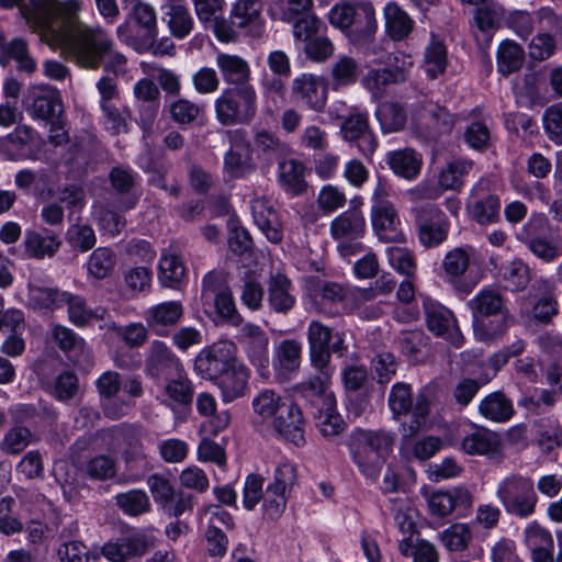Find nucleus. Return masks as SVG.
Masks as SVG:
<instances>
[{"label":"nucleus","instance_id":"nucleus-15","mask_svg":"<svg viewBox=\"0 0 562 562\" xmlns=\"http://www.w3.org/2000/svg\"><path fill=\"white\" fill-rule=\"evenodd\" d=\"M31 102L27 114L34 120L49 121L61 111V99L56 88L49 85H35L29 89Z\"/></svg>","mask_w":562,"mask_h":562},{"label":"nucleus","instance_id":"nucleus-25","mask_svg":"<svg viewBox=\"0 0 562 562\" xmlns=\"http://www.w3.org/2000/svg\"><path fill=\"white\" fill-rule=\"evenodd\" d=\"M468 210L470 216L479 224H492L499 217L501 201L497 195L484 192L476 186L471 192Z\"/></svg>","mask_w":562,"mask_h":562},{"label":"nucleus","instance_id":"nucleus-52","mask_svg":"<svg viewBox=\"0 0 562 562\" xmlns=\"http://www.w3.org/2000/svg\"><path fill=\"white\" fill-rule=\"evenodd\" d=\"M389 266L406 278H413L416 272V260L413 252L401 246H389L385 249Z\"/></svg>","mask_w":562,"mask_h":562},{"label":"nucleus","instance_id":"nucleus-2","mask_svg":"<svg viewBox=\"0 0 562 562\" xmlns=\"http://www.w3.org/2000/svg\"><path fill=\"white\" fill-rule=\"evenodd\" d=\"M393 443L394 436L389 431L357 428L351 434L349 448L360 472L375 479Z\"/></svg>","mask_w":562,"mask_h":562},{"label":"nucleus","instance_id":"nucleus-27","mask_svg":"<svg viewBox=\"0 0 562 562\" xmlns=\"http://www.w3.org/2000/svg\"><path fill=\"white\" fill-rule=\"evenodd\" d=\"M248 379L249 371L239 361L218 375L215 380L223 401L229 403L244 396L247 391Z\"/></svg>","mask_w":562,"mask_h":562},{"label":"nucleus","instance_id":"nucleus-35","mask_svg":"<svg viewBox=\"0 0 562 562\" xmlns=\"http://www.w3.org/2000/svg\"><path fill=\"white\" fill-rule=\"evenodd\" d=\"M11 59L18 63V69L26 74L36 70V61L29 55L25 40L16 37L5 43L0 35V64L7 66Z\"/></svg>","mask_w":562,"mask_h":562},{"label":"nucleus","instance_id":"nucleus-5","mask_svg":"<svg viewBox=\"0 0 562 562\" xmlns=\"http://www.w3.org/2000/svg\"><path fill=\"white\" fill-rule=\"evenodd\" d=\"M217 120L224 124L249 122L256 113V91L251 86L225 89L215 101Z\"/></svg>","mask_w":562,"mask_h":562},{"label":"nucleus","instance_id":"nucleus-6","mask_svg":"<svg viewBox=\"0 0 562 562\" xmlns=\"http://www.w3.org/2000/svg\"><path fill=\"white\" fill-rule=\"evenodd\" d=\"M517 237L544 262H552L562 255L561 237L550 232L549 222L543 216L531 217Z\"/></svg>","mask_w":562,"mask_h":562},{"label":"nucleus","instance_id":"nucleus-10","mask_svg":"<svg viewBox=\"0 0 562 562\" xmlns=\"http://www.w3.org/2000/svg\"><path fill=\"white\" fill-rule=\"evenodd\" d=\"M428 329L436 336L443 337L456 347H460L463 336L451 311L439 302L426 296L423 300Z\"/></svg>","mask_w":562,"mask_h":562},{"label":"nucleus","instance_id":"nucleus-55","mask_svg":"<svg viewBox=\"0 0 562 562\" xmlns=\"http://www.w3.org/2000/svg\"><path fill=\"white\" fill-rule=\"evenodd\" d=\"M443 547L449 551H463L472 540V529L468 524L456 522L440 533Z\"/></svg>","mask_w":562,"mask_h":562},{"label":"nucleus","instance_id":"nucleus-63","mask_svg":"<svg viewBox=\"0 0 562 562\" xmlns=\"http://www.w3.org/2000/svg\"><path fill=\"white\" fill-rule=\"evenodd\" d=\"M32 437L29 428L15 426L7 431L0 447L8 454H18L31 443Z\"/></svg>","mask_w":562,"mask_h":562},{"label":"nucleus","instance_id":"nucleus-58","mask_svg":"<svg viewBox=\"0 0 562 562\" xmlns=\"http://www.w3.org/2000/svg\"><path fill=\"white\" fill-rule=\"evenodd\" d=\"M304 167L293 159L283 160L279 164V179L285 190L299 193L304 188Z\"/></svg>","mask_w":562,"mask_h":562},{"label":"nucleus","instance_id":"nucleus-8","mask_svg":"<svg viewBox=\"0 0 562 562\" xmlns=\"http://www.w3.org/2000/svg\"><path fill=\"white\" fill-rule=\"evenodd\" d=\"M292 100L314 112H323L328 99V83L323 76L301 74L291 83Z\"/></svg>","mask_w":562,"mask_h":562},{"label":"nucleus","instance_id":"nucleus-59","mask_svg":"<svg viewBox=\"0 0 562 562\" xmlns=\"http://www.w3.org/2000/svg\"><path fill=\"white\" fill-rule=\"evenodd\" d=\"M501 276L506 286L512 291H519L529 283V269L520 259H515L501 269Z\"/></svg>","mask_w":562,"mask_h":562},{"label":"nucleus","instance_id":"nucleus-49","mask_svg":"<svg viewBox=\"0 0 562 562\" xmlns=\"http://www.w3.org/2000/svg\"><path fill=\"white\" fill-rule=\"evenodd\" d=\"M524 64V50L513 41L503 42L497 50V68L503 75L513 74Z\"/></svg>","mask_w":562,"mask_h":562},{"label":"nucleus","instance_id":"nucleus-18","mask_svg":"<svg viewBox=\"0 0 562 562\" xmlns=\"http://www.w3.org/2000/svg\"><path fill=\"white\" fill-rule=\"evenodd\" d=\"M183 316V306L178 301L155 304L144 311L147 326L158 336H167Z\"/></svg>","mask_w":562,"mask_h":562},{"label":"nucleus","instance_id":"nucleus-12","mask_svg":"<svg viewBox=\"0 0 562 562\" xmlns=\"http://www.w3.org/2000/svg\"><path fill=\"white\" fill-rule=\"evenodd\" d=\"M342 138L355 142L359 151L364 156H371L376 148V139L369 130L367 113L355 109L345 119L340 127Z\"/></svg>","mask_w":562,"mask_h":562},{"label":"nucleus","instance_id":"nucleus-50","mask_svg":"<svg viewBox=\"0 0 562 562\" xmlns=\"http://www.w3.org/2000/svg\"><path fill=\"white\" fill-rule=\"evenodd\" d=\"M261 9L260 0H237L232 7V22L239 29L256 25L260 20Z\"/></svg>","mask_w":562,"mask_h":562},{"label":"nucleus","instance_id":"nucleus-1","mask_svg":"<svg viewBox=\"0 0 562 562\" xmlns=\"http://www.w3.org/2000/svg\"><path fill=\"white\" fill-rule=\"evenodd\" d=\"M81 0H31L24 9L31 25L40 30V38L76 65L97 69L101 64L115 76L127 71L126 57L115 50L110 34L99 26H90L78 18Z\"/></svg>","mask_w":562,"mask_h":562},{"label":"nucleus","instance_id":"nucleus-22","mask_svg":"<svg viewBox=\"0 0 562 562\" xmlns=\"http://www.w3.org/2000/svg\"><path fill=\"white\" fill-rule=\"evenodd\" d=\"M310 360L314 368H325L330 363L329 342L331 329L319 321H312L307 326Z\"/></svg>","mask_w":562,"mask_h":562},{"label":"nucleus","instance_id":"nucleus-61","mask_svg":"<svg viewBox=\"0 0 562 562\" xmlns=\"http://www.w3.org/2000/svg\"><path fill=\"white\" fill-rule=\"evenodd\" d=\"M337 402H334L331 408L318 407V415L316 416V426L324 437H334L339 435L345 427L341 416L336 412Z\"/></svg>","mask_w":562,"mask_h":562},{"label":"nucleus","instance_id":"nucleus-30","mask_svg":"<svg viewBox=\"0 0 562 562\" xmlns=\"http://www.w3.org/2000/svg\"><path fill=\"white\" fill-rule=\"evenodd\" d=\"M162 10L164 20L176 38L182 40L191 33L194 21L186 5V0H167Z\"/></svg>","mask_w":562,"mask_h":562},{"label":"nucleus","instance_id":"nucleus-56","mask_svg":"<svg viewBox=\"0 0 562 562\" xmlns=\"http://www.w3.org/2000/svg\"><path fill=\"white\" fill-rule=\"evenodd\" d=\"M67 244L77 251L87 252L97 244L93 228L88 224H71L65 235Z\"/></svg>","mask_w":562,"mask_h":562},{"label":"nucleus","instance_id":"nucleus-3","mask_svg":"<svg viewBox=\"0 0 562 562\" xmlns=\"http://www.w3.org/2000/svg\"><path fill=\"white\" fill-rule=\"evenodd\" d=\"M389 196V188L379 181L371 195L372 231L382 243H404L406 238L402 229V222L397 209Z\"/></svg>","mask_w":562,"mask_h":562},{"label":"nucleus","instance_id":"nucleus-54","mask_svg":"<svg viewBox=\"0 0 562 562\" xmlns=\"http://www.w3.org/2000/svg\"><path fill=\"white\" fill-rule=\"evenodd\" d=\"M359 74V65L352 57L341 55L333 64L330 75L333 87H346L357 81Z\"/></svg>","mask_w":562,"mask_h":562},{"label":"nucleus","instance_id":"nucleus-48","mask_svg":"<svg viewBox=\"0 0 562 562\" xmlns=\"http://www.w3.org/2000/svg\"><path fill=\"white\" fill-rule=\"evenodd\" d=\"M469 306L474 316L494 315L502 311L503 297L497 290L492 288H484L472 300L469 301Z\"/></svg>","mask_w":562,"mask_h":562},{"label":"nucleus","instance_id":"nucleus-13","mask_svg":"<svg viewBox=\"0 0 562 562\" xmlns=\"http://www.w3.org/2000/svg\"><path fill=\"white\" fill-rule=\"evenodd\" d=\"M65 291L53 286L48 281L31 277L27 283L26 305L35 312L46 314L63 307Z\"/></svg>","mask_w":562,"mask_h":562},{"label":"nucleus","instance_id":"nucleus-34","mask_svg":"<svg viewBox=\"0 0 562 562\" xmlns=\"http://www.w3.org/2000/svg\"><path fill=\"white\" fill-rule=\"evenodd\" d=\"M122 458L127 470L125 482L135 483L143 479L149 471V462L139 439L131 438L122 452Z\"/></svg>","mask_w":562,"mask_h":562},{"label":"nucleus","instance_id":"nucleus-62","mask_svg":"<svg viewBox=\"0 0 562 562\" xmlns=\"http://www.w3.org/2000/svg\"><path fill=\"white\" fill-rule=\"evenodd\" d=\"M103 114V125L111 134L127 131L128 111L117 106L116 102L100 105Z\"/></svg>","mask_w":562,"mask_h":562},{"label":"nucleus","instance_id":"nucleus-26","mask_svg":"<svg viewBox=\"0 0 562 562\" xmlns=\"http://www.w3.org/2000/svg\"><path fill=\"white\" fill-rule=\"evenodd\" d=\"M149 547L147 537L144 535H134L117 541L106 542L102 547V555L110 562H126L134 557L143 555Z\"/></svg>","mask_w":562,"mask_h":562},{"label":"nucleus","instance_id":"nucleus-60","mask_svg":"<svg viewBox=\"0 0 562 562\" xmlns=\"http://www.w3.org/2000/svg\"><path fill=\"white\" fill-rule=\"evenodd\" d=\"M447 66V52L446 47L440 42H431L426 47L424 57V69L427 76L431 79L441 75Z\"/></svg>","mask_w":562,"mask_h":562},{"label":"nucleus","instance_id":"nucleus-17","mask_svg":"<svg viewBox=\"0 0 562 562\" xmlns=\"http://www.w3.org/2000/svg\"><path fill=\"white\" fill-rule=\"evenodd\" d=\"M302 344L295 339L282 340L273 350L272 368L279 381H290L301 366Z\"/></svg>","mask_w":562,"mask_h":562},{"label":"nucleus","instance_id":"nucleus-37","mask_svg":"<svg viewBox=\"0 0 562 562\" xmlns=\"http://www.w3.org/2000/svg\"><path fill=\"white\" fill-rule=\"evenodd\" d=\"M366 231V218L361 212L347 211L330 223V235L334 239H356Z\"/></svg>","mask_w":562,"mask_h":562},{"label":"nucleus","instance_id":"nucleus-33","mask_svg":"<svg viewBox=\"0 0 562 562\" xmlns=\"http://www.w3.org/2000/svg\"><path fill=\"white\" fill-rule=\"evenodd\" d=\"M181 363L172 353L167 345L159 340H154L146 357L145 372L153 378L159 376L168 369L179 371Z\"/></svg>","mask_w":562,"mask_h":562},{"label":"nucleus","instance_id":"nucleus-21","mask_svg":"<svg viewBox=\"0 0 562 562\" xmlns=\"http://www.w3.org/2000/svg\"><path fill=\"white\" fill-rule=\"evenodd\" d=\"M315 369L319 371V374L310 378L306 382L300 383L296 390L305 397H313L316 406L331 408L336 401L334 393L329 389L334 368L329 363L325 368Z\"/></svg>","mask_w":562,"mask_h":562},{"label":"nucleus","instance_id":"nucleus-29","mask_svg":"<svg viewBox=\"0 0 562 562\" xmlns=\"http://www.w3.org/2000/svg\"><path fill=\"white\" fill-rule=\"evenodd\" d=\"M292 292L293 285L286 276L282 273L271 276L268 281V304L270 308L279 314L289 313L296 302Z\"/></svg>","mask_w":562,"mask_h":562},{"label":"nucleus","instance_id":"nucleus-14","mask_svg":"<svg viewBox=\"0 0 562 562\" xmlns=\"http://www.w3.org/2000/svg\"><path fill=\"white\" fill-rule=\"evenodd\" d=\"M417 223L419 241L426 248L436 247L447 238L449 224L439 209L428 206L420 210Z\"/></svg>","mask_w":562,"mask_h":562},{"label":"nucleus","instance_id":"nucleus-24","mask_svg":"<svg viewBox=\"0 0 562 562\" xmlns=\"http://www.w3.org/2000/svg\"><path fill=\"white\" fill-rule=\"evenodd\" d=\"M289 408V414H278L270 427L285 440L296 446H302L304 439V418L301 408L292 401L284 402Z\"/></svg>","mask_w":562,"mask_h":562},{"label":"nucleus","instance_id":"nucleus-44","mask_svg":"<svg viewBox=\"0 0 562 562\" xmlns=\"http://www.w3.org/2000/svg\"><path fill=\"white\" fill-rule=\"evenodd\" d=\"M115 505L127 516L136 517L150 512L149 496L144 490L134 488L114 496Z\"/></svg>","mask_w":562,"mask_h":562},{"label":"nucleus","instance_id":"nucleus-45","mask_svg":"<svg viewBox=\"0 0 562 562\" xmlns=\"http://www.w3.org/2000/svg\"><path fill=\"white\" fill-rule=\"evenodd\" d=\"M65 296L63 297V306L68 305V317L74 325L85 326L93 318H102L103 310L88 307L82 296L67 291H65Z\"/></svg>","mask_w":562,"mask_h":562},{"label":"nucleus","instance_id":"nucleus-42","mask_svg":"<svg viewBox=\"0 0 562 562\" xmlns=\"http://www.w3.org/2000/svg\"><path fill=\"white\" fill-rule=\"evenodd\" d=\"M186 277L183 261L176 254H162L158 267V280L164 288L176 289Z\"/></svg>","mask_w":562,"mask_h":562},{"label":"nucleus","instance_id":"nucleus-39","mask_svg":"<svg viewBox=\"0 0 562 562\" xmlns=\"http://www.w3.org/2000/svg\"><path fill=\"white\" fill-rule=\"evenodd\" d=\"M193 400V386L191 381L179 372L176 379L169 380L164 389L162 403L172 409L177 406L188 407Z\"/></svg>","mask_w":562,"mask_h":562},{"label":"nucleus","instance_id":"nucleus-16","mask_svg":"<svg viewBox=\"0 0 562 562\" xmlns=\"http://www.w3.org/2000/svg\"><path fill=\"white\" fill-rule=\"evenodd\" d=\"M428 508L431 515L446 517L456 510H467L473 504V497L465 487L449 491H436L428 496Z\"/></svg>","mask_w":562,"mask_h":562},{"label":"nucleus","instance_id":"nucleus-47","mask_svg":"<svg viewBox=\"0 0 562 562\" xmlns=\"http://www.w3.org/2000/svg\"><path fill=\"white\" fill-rule=\"evenodd\" d=\"M116 263L115 254L108 247H99L92 251L87 261V270L95 280L108 278Z\"/></svg>","mask_w":562,"mask_h":562},{"label":"nucleus","instance_id":"nucleus-43","mask_svg":"<svg viewBox=\"0 0 562 562\" xmlns=\"http://www.w3.org/2000/svg\"><path fill=\"white\" fill-rule=\"evenodd\" d=\"M498 441L486 429L476 428L467 434L461 441V449L467 454H491L497 451Z\"/></svg>","mask_w":562,"mask_h":562},{"label":"nucleus","instance_id":"nucleus-53","mask_svg":"<svg viewBox=\"0 0 562 562\" xmlns=\"http://www.w3.org/2000/svg\"><path fill=\"white\" fill-rule=\"evenodd\" d=\"M374 63L385 65V68L393 77V81L401 83L408 78L409 71L414 65V59L408 54L397 52L387 56L380 55L374 59Z\"/></svg>","mask_w":562,"mask_h":562},{"label":"nucleus","instance_id":"nucleus-40","mask_svg":"<svg viewBox=\"0 0 562 562\" xmlns=\"http://www.w3.org/2000/svg\"><path fill=\"white\" fill-rule=\"evenodd\" d=\"M385 29L394 41H401L408 36L413 30V20L395 2H390L384 8Z\"/></svg>","mask_w":562,"mask_h":562},{"label":"nucleus","instance_id":"nucleus-7","mask_svg":"<svg viewBox=\"0 0 562 562\" xmlns=\"http://www.w3.org/2000/svg\"><path fill=\"white\" fill-rule=\"evenodd\" d=\"M237 361L235 344L222 340L198 353L194 360V371L204 379L215 380Z\"/></svg>","mask_w":562,"mask_h":562},{"label":"nucleus","instance_id":"nucleus-4","mask_svg":"<svg viewBox=\"0 0 562 562\" xmlns=\"http://www.w3.org/2000/svg\"><path fill=\"white\" fill-rule=\"evenodd\" d=\"M496 496L510 515L527 518L535 513L537 494L528 476L515 473L505 476L497 484Z\"/></svg>","mask_w":562,"mask_h":562},{"label":"nucleus","instance_id":"nucleus-46","mask_svg":"<svg viewBox=\"0 0 562 562\" xmlns=\"http://www.w3.org/2000/svg\"><path fill=\"white\" fill-rule=\"evenodd\" d=\"M473 168L471 160L456 159L448 162L439 173V184L443 190H459L464 178Z\"/></svg>","mask_w":562,"mask_h":562},{"label":"nucleus","instance_id":"nucleus-20","mask_svg":"<svg viewBox=\"0 0 562 562\" xmlns=\"http://www.w3.org/2000/svg\"><path fill=\"white\" fill-rule=\"evenodd\" d=\"M378 31L375 11L370 3H362L357 7V12L351 25L346 32L349 43L357 47L370 44Z\"/></svg>","mask_w":562,"mask_h":562},{"label":"nucleus","instance_id":"nucleus-38","mask_svg":"<svg viewBox=\"0 0 562 562\" xmlns=\"http://www.w3.org/2000/svg\"><path fill=\"white\" fill-rule=\"evenodd\" d=\"M217 68L227 83L246 86L250 75L248 63L238 55L218 53L215 58Z\"/></svg>","mask_w":562,"mask_h":562},{"label":"nucleus","instance_id":"nucleus-31","mask_svg":"<svg viewBox=\"0 0 562 562\" xmlns=\"http://www.w3.org/2000/svg\"><path fill=\"white\" fill-rule=\"evenodd\" d=\"M61 240L55 233L45 229L44 233L27 231L24 237L25 254L30 258L44 259L53 257L60 248Z\"/></svg>","mask_w":562,"mask_h":562},{"label":"nucleus","instance_id":"nucleus-32","mask_svg":"<svg viewBox=\"0 0 562 562\" xmlns=\"http://www.w3.org/2000/svg\"><path fill=\"white\" fill-rule=\"evenodd\" d=\"M419 124L425 128L427 137L436 138L452 131L454 119L445 108L428 104L419 114Z\"/></svg>","mask_w":562,"mask_h":562},{"label":"nucleus","instance_id":"nucleus-19","mask_svg":"<svg viewBox=\"0 0 562 562\" xmlns=\"http://www.w3.org/2000/svg\"><path fill=\"white\" fill-rule=\"evenodd\" d=\"M251 215L255 224L272 244L282 241V226L271 202L265 196H255L250 202Z\"/></svg>","mask_w":562,"mask_h":562},{"label":"nucleus","instance_id":"nucleus-64","mask_svg":"<svg viewBox=\"0 0 562 562\" xmlns=\"http://www.w3.org/2000/svg\"><path fill=\"white\" fill-rule=\"evenodd\" d=\"M243 145H235L224 157V169L233 178H241L249 173L252 169L249 160L244 157L243 151L246 149Z\"/></svg>","mask_w":562,"mask_h":562},{"label":"nucleus","instance_id":"nucleus-9","mask_svg":"<svg viewBox=\"0 0 562 562\" xmlns=\"http://www.w3.org/2000/svg\"><path fill=\"white\" fill-rule=\"evenodd\" d=\"M236 339L245 350L250 362L265 376L269 368V337L257 324L241 323Z\"/></svg>","mask_w":562,"mask_h":562},{"label":"nucleus","instance_id":"nucleus-11","mask_svg":"<svg viewBox=\"0 0 562 562\" xmlns=\"http://www.w3.org/2000/svg\"><path fill=\"white\" fill-rule=\"evenodd\" d=\"M203 295L214 294V304L218 315L229 325L240 326L244 318L238 313L232 291L221 285V277L209 272L202 281Z\"/></svg>","mask_w":562,"mask_h":562},{"label":"nucleus","instance_id":"nucleus-57","mask_svg":"<svg viewBox=\"0 0 562 562\" xmlns=\"http://www.w3.org/2000/svg\"><path fill=\"white\" fill-rule=\"evenodd\" d=\"M394 522L403 536H412L416 530L415 509L406 498H391Z\"/></svg>","mask_w":562,"mask_h":562},{"label":"nucleus","instance_id":"nucleus-36","mask_svg":"<svg viewBox=\"0 0 562 562\" xmlns=\"http://www.w3.org/2000/svg\"><path fill=\"white\" fill-rule=\"evenodd\" d=\"M288 401L272 390H263L254 397L252 408L260 422L270 426L279 413L289 414V408L284 405Z\"/></svg>","mask_w":562,"mask_h":562},{"label":"nucleus","instance_id":"nucleus-51","mask_svg":"<svg viewBox=\"0 0 562 562\" xmlns=\"http://www.w3.org/2000/svg\"><path fill=\"white\" fill-rule=\"evenodd\" d=\"M383 133H393L402 130L406 123L403 108L394 102H384L375 111Z\"/></svg>","mask_w":562,"mask_h":562},{"label":"nucleus","instance_id":"nucleus-23","mask_svg":"<svg viewBox=\"0 0 562 562\" xmlns=\"http://www.w3.org/2000/svg\"><path fill=\"white\" fill-rule=\"evenodd\" d=\"M477 251L472 246H460L449 250L441 262L443 279L456 283L470 267L477 263Z\"/></svg>","mask_w":562,"mask_h":562},{"label":"nucleus","instance_id":"nucleus-28","mask_svg":"<svg viewBox=\"0 0 562 562\" xmlns=\"http://www.w3.org/2000/svg\"><path fill=\"white\" fill-rule=\"evenodd\" d=\"M386 164L400 178L415 180L422 170L423 156L413 148H402L387 153Z\"/></svg>","mask_w":562,"mask_h":562},{"label":"nucleus","instance_id":"nucleus-41","mask_svg":"<svg viewBox=\"0 0 562 562\" xmlns=\"http://www.w3.org/2000/svg\"><path fill=\"white\" fill-rule=\"evenodd\" d=\"M479 412L486 419L504 423L514 414L512 402L501 392H493L485 396L479 405Z\"/></svg>","mask_w":562,"mask_h":562}]
</instances>
